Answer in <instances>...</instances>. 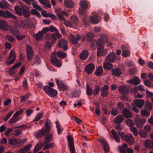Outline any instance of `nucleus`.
Returning a JSON list of instances; mask_svg holds the SVG:
<instances>
[{"mask_svg":"<svg viewBox=\"0 0 153 153\" xmlns=\"http://www.w3.org/2000/svg\"><path fill=\"white\" fill-rule=\"evenodd\" d=\"M50 60L51 62L56 65L58 68H60L62 65L61 61L58 60L55 56H51Z\"/></svg>","mask_w":153,"mask_h":153,"instance_id":"nucleus-11","label":"nucleus"},{"mask_svg":"<svg viewBox=\"0 0 153 153\" xmlns=\"http://www.w3.org/2000/svg\"><path fill=\"white\" fill-rule=\"evenodd\" d=\"M130 52L127 50H123L122 55L124 57H127L130 56Z\"/></svg>","mask_w":153,"mask_h":153,"instance_id":"nucleus-52","label":"nucleus"},{"mask_svg":"<svg viewBox=\"0 0 153 153\" xmlns=\"http://www.w3.org/2000/svg\"><path fill=\"white\" fill-rule=\"evenodd\" d=\"M67 42L64 39H61L58 42V46L61 48H62V46L66 44Z\"/></svg>","mask_w":153,"mask_h":153,"instance_id":"nucleus-49","label":"nucleus"},{"mask_svg":"<svg viewBox=\"0 0 153 153\" xmlns=\"http://www.w3.org/2000/svg\"><path fill=\"white\" fill-rule=\"evenodd\" d=\"M11 102V100L10 98H7L4 101V104L5 106H8Z\"/></svg>","mask_w":153,"mask_h":153,"instance_id":"nucleus-63","label":"nucleus"},{"mask_svg":"<svg viewBox=\"0 0 153 153\" xmlns=\"http://www.w3.org/2000/svg\"><path fill=\"white\" fill-rule=\"evenodd\" d=\"M55 123L56 125V127L57 130L58 134L60 135L61 134L62 132V129L60 126V124L59 122L57 120L56 121Z\"/></svg>","mask_w":153,"mask_h":153,"instance_id":"nucleus-36","label":"nucleus"},{"mask_svg":"<svg viewBox=\"0 0 153 153\" xmlns=\"http://www.w3.org/2000/svg\"><path fill=\"white\" fill-rule=\"evenodd\" d=\"M108 88V86L107 85H105L102 87L101 91V96L104 97L108 96L109 93Z\"/></svg>","mask_w":153,"mask_h":153,"instance_id":"nucleus-17","label":"nucleus"},{"mask_svg":"<svg viewBox=\"0 0 153 153\" xmlns=\"http://www.w3.org/2000/svg\"><path fill=\"white\" fill-rule=\"evenodd\" d=\"M43 129H41L39 131V138L42 137L43 136H45L44 138L45 140L44 141V143L43 145L45 144L49 143L53 139V133L49 132H47L46 130H43Z\"/></svg>","mask_w":153,"mask_h":153,"instance_id":"nucleus-4","label":"nucleus"},{"mask_svg":"<svg viewBox=\"0 0 153 153\" xmlns=\"http://www.w3.org/2000/svg\"><path fill=\"white\" fill-rule=\"evenodd\" d=\"M146 121V120L145 119L141 120L139 118H137L135 119V123L137 127L141 128L143 127L144 123H145Z\"/></svg>","mask_w":153,"mask_h":153,"instance_id":"nucleus-16","label":"nucleus"},{"mask_svg":"<svg viewBox=\"0 0 153 153\" xmlns=\"http://www.w3.org/2000/svg\"><path fill=\"white\" fill-rule=\"evenodd\" d=\"M52 54L54 56L57 55L59 57L62 58H64L67 56L66 53L60 51H58V52H54Z\"/></svg>","mask_w":153,"mask_h":153,"instance_id":"nucleus-27","label":"nucleus"},{"mask_svg":"<svg viewBox=\"0 0 153 153\" xmlns=\"http://www.w3.org/2000/svg\"><path fill=\"white\" fill-rule=\"evenodd\" d=\"M103 73V69L102 66L98 67L94 72V74L97 76H99Z\"/></svg>","mask_w":153,"mask_h":153,"instance_id":"nucleus-38","label":"nucleus"},{"mask_svg":"<svg viewBox=\"0 0 153 153\" xmlns=\"http://www.w3.org/2000/svg\"><path fill=\"white\" fill-rule=\"evenodd\" d=\"M120 92L122 94H127L129 91L128 89L126 86H121L119 88Z\"/></svg>","mask_w":153,"mask_h":153,"instance_id":"nucleus-34","label":"nucleus"},{"mask_svg":"<svg viewBox=\"0 0 153 153\" xmlns=\"http://www.w3.org/2000/svg\"><path fill=\"white\" fill-rule=\"evenodd\" d=\"M141 80L137 76H135L132 79L127 81L128 83L132 84L134 85H139L140 82Z\"/></svg>","mask_w":153,"mask_h":153,"instance_id":"nucleus-15","label":"nucleus"},{"mask_svg":"<svg viewBox=\"0 0 153 153\" xmlns=\"http://www.w3.org/2000/svg\"><path fill=\"white\" fill-rule=\"evenodd\" d=\"M94 35L91 33H88L86 34L85 36V39L87 42L91 41L94 38Z\"/></svg>","mask_w":153,"mask_h":153,"instance_id":"nucleus-39","label":"nucleus"},{"mask_svg":"<svg viewBox=\"0 0 153 153\" xmlns=\"http://www.w3.org/2000/svg\"><path fill=\"white\" fill-rule=\"evenodd\" d=\"M19 118H16L13 117L9 121V123L11 124H13L16 122L18 120Z\"/></svg>","mask_w":153,"mask_h":153,"instance_id":"nucleus-58","label":"nucleus"},{"mask_svg":"<svg viewBox=\"0 0 153 153\" xmlns=\"http://www.w3.org/2000/svg\"><path fill=\"white\" fill-rule=\"evenodd\" d=\"M8 3L4 0L0 1V8L2 9H7L9 7Z\"/></svg>","mask_w":153,"mask_h":153,"instance_id":"nucleus-37","label":"nucleus"},{"mask_svg":"<svg viewBox=\"0 0 153 153\" xmlns=\"http://www.w3.org/2000/svg\"><path fill=\"white\" fill-rule=\"evenodd\" d=\"M134 91H140L143 93L145 91V90L144 86L140 85L134 87Z\"/></svg>","mask_w":153,"mask_h":153,"instance_id":"nucleus-43","label":"nucleus"},{"mask_svg":"<svg viewBox=\"0 0 153 153\" xmlns=\"http://www.w3.org/2000/svg\"><path fill=\"white\" fill-rule=\"evenodd\" d=\"M115 54L114 53L112 52L108 54L105 58V60L111 63H113L115 60Z\"/></svg>","mask_w":153,"mask_h":153,"instance_id":"nucleus-18","label":"nucleus"},{"mask_svg":"<svg viewBox=\"0 0 153 153\" xmlns=\"http://www.w3.org/2000/svg\"><path fill=\"white\" fill-rule=\"evenodd\" d=\"M144 85L149 88H153V84L149 80L146 79L144 81Z\"/></svg>","mask_w":153,"mask_h":153,"instance_id":"nucleus-45","label":"nucleus"},{"mask_svg":"<svg viewBox=\"0 0 153 153\" xmlns=\"http://www.w3.org/2000/svg\"><path fill=\"white\" fill-rule=\"evenodd\" d=\"M103 67L104 69L110 70L112 68L113 66L111 63L107 62L103 63Z\"/></svg>","mask_w":153,"mask_h":153,"instance_id":"nucleus-40","label":"nucleus"},{"mask_svg":"<svg viewBox=\"0 0 153 153\" xmlns=\"http://www.w3.org/2000/svg\"><path fill=\"white\" fill-rule=\"evenodd\" d=\"M152 104L149 101H147L146 102V104L145 105V108L148 110H150L152 109Z\"/></svg>","mask_w":153,"mask_h":153,"instance_id":"nucleus-53","label":"nucleus"},{"mask_svg":"<svg viewBox=\"0 0 153 153\" xmlns=\"http://www.w3.org/2000/svg\"><path fill=\"white\" fill-rule=\"evenodd\" d=\"M122 113L125 117L127 118H131L133 116L131 112L126 108H123Z\"/></svg>","mask_w":153,"mask_h":153,"instance_id":"nucleus-10","label":"nucleus"},{"mask_svg":"<svg viewBox=\"0 0 153 153\" xmlns=\"http://www.w3.org/2000/svg\"><path fill=\"white\" fill-rule=\"evenodd\" d=\"M68 140L71 153H75L73 138L71 137H68Z\"/></svg>","mask_w":153,"mask_h":153,"instance_id":"nucleus-9","label":"nucleus"},{"mask_svg":"<svg viewBox=\"0 0 153 153\" xmlns=\"http://www.w3.org/2000/svg\"><path fill=\"white\" fill-rule=\"evenodd\" d=\"M14 10L19 16H21L23 14V16L26 18H28L30 16L29 8L26 6H19L16 5L14 7Z\"/></svg>","mask_w":153,"mask_h":153,"instance_id":"nucleus-2","label":"nucleus"},{"mask_svg":"<svg viewBox=\"0 0 153 153\" xmlns=\"http://www.w3.org/2000/svg\"><path fill=\"white\" fill-rule=\"evenodd\" d=\"M111 71L112 72V75L116 76H119L121 74V70L119 68H117L116 69H112Z\"/></svg>","mask_w":153,"mask_h":153,"instance_id":"nucleus-29","label":"nucleus"},{"mask_svg":"<svg viewBox=\"0 0 153 153\" xmlns=\"http://www.w3.org/2000/svg\"><path fill=\"white\" fill-rule=\"evenodd\" d=\"M73 97H78L80 94L81 92L79 91H74L71 92Z\"/></svg>","mask_w":153,"mask_h":153,"instance_id":"nucleus-51","label":"nucleus"},{"mask_svg":"<svg viewBox=\"0 0 153 153\" xmlns=\"http://www.w3.org/2000/svg\"><path fill=\"white\" fill-rule=\"evenodd\" d=\"M88 53L87 51L83 50L79 55V58L82 60H85L88 57Z\"/></svg>","mask_w":153,"mask_h":153,"instance_id":"nucleus-32","label":"nucleus"},{"mask_svg":"<svg viewBox=\"0 0 153 153\" xmlns=\"http://www.w3.org/2000/svg\"><path fill=\"white\" fill-rule=\"evenodd\" d=\"M33 23L31 20L27 19L25 20L22 23V25L26 28H31L33 26Z\"/></svg>","mask_w":153,"mask_h":153,"instance_id":"nucleus-20","label":"nucleus"},{"mask_svg":"<svg viewBox=\"0 0 153 153\" xmlns=\"http://www.w3.org/2000/svg\"><path fill=\"white\" fill-rule=\"evenodd\" d=\"M100 16L98 14L93 15L89 18L87 15L84 16L82 18V21L85 26V27L88 25L91 22L93 24H96L99 22V18Z\"/></svg>","mask_w":153,"mask_h":153,"instance_id":"nucleus-3","label":"nucleus"},{"mask_svg":"<svg viewBox=\"0 0 153 153\" xmlns=\"http://www.w3.org/2000/svg\"><path fill=\"white\" fill-rule=\"evenodd\" d=\"M141 113L142 115L147 116V117L150 114V112L146 110H143Z\"/></svg>","mask_w":153,"mask_h":153,"instance_id":"nucleus-59","label":"nucleus"},{"mask_svg":"<svg viewBox=\"0 0 153 153\" xmlns=\"http://www.w3.org/2000/svg\"><path fill=\"white\" fill-rule=\"evenodd\" d=\"M44 124V126L41 129H43V130H46L47 132L50 131L51 128V121L49 119H47L46 122Z\"/></svg>","mask_w":153,"mask_h":153,"instance_id":"nucleus-23","label":"nucleus"},{"mask_svg":"<svg viewBox=\"0 0 153 153\" xmlns=\"http://www.w3.org/2000/svg\"><path fill=\"white\" fill-rule=\"evenodd\" d=\"M123 140L130 145H133L134 142V137L131 134L126 135L124 137Z\"/></svg>","mask_w":153,"mask_h":153,"instance_id":"nucleus-12","label":"nucleus"},{"mask_svg":"<svg viewBox=\"0 0 153 153\" xmlns=\"http://www.w3.org/2000/svg\"><path fill=\"white\" fill-rule=\"evenodd\" d=\"M111 133L113 136V137L115 141L117 143L120 142V138L117 132L114 129H112L111 131Z\"/></svg>","mask_w":153,"mask_h":153,"instance_id":"nucleus-35","label":"nucleus"},{"mask_svg":"<svg viewBox=\"0 0 153 153\" xmlns=\"http://www.w3.org/2000/svg\"><path fill=\"white\" fill-rule=\"evenodd\" d=\"M31 145L29 144L22 149H19L18 151V153H25L29 150L31 147Z\"/></svg>","mask_w":153,"mask_h":153,"instance_id":"nucleus-31","label":"nucleus"},{"mask_svg":"<svg viewBox=\"0 0 153 153\" xmlns=\"http://www.w3.org/2000/svg\"><path fill=\"white\" fill-rule=\"evenodd\" d=\"M56 12V14L59 18L63 21H65L66 19L62 16V15H65L66 16H68V13L65 11L63 10L62 11L59 10H57Z\"/></svg>","mask_w":153,"mask_h":153,"instance_id":"nucleus-13","label":"nucleus"},{"mask_svg":"<svg viewBox=\"0 0 153 153\" xmlns=\"http://www.w3.org/2000/svg\"><path fill=\"white\" fill-rule=\"evenodd\" d=\"M80 7L79 9V14L81 15H85L86 12V10L88 8V3L85 0H82L80 1Z\"/></svg>","mask_w":153,"mask_h":153,"instance_id":"nucleus-5","label":"nucleus"},{"mask_svg":"<svg viewBox=\"0 0 153 153\" xmlns=\"http://www.w3.org/2000/svg\"><path fill=\"white\" fill-rule=\"evenodd\" d=\"M0 16L4 17L5 18H10L13 19H16V17L11 12L5 10L3 11L0 10Z\"/></svg>","mask_w":153,"mask_h":153,"instance_id":"nucleus-8","label":"nucleus"},{"mask_svg":"<svg viewBox=\"0 0 153 153\" xmlns=\"http://www.w3.org/2000/svg\"><path fill=\"white\" fill-rule=\"evenodd\" d=\"M7 26L8 24L5 21L0 20V28L1 29L5 31L7 30Z\"/></svg>","mask_w":153,"mask_h":153,"instance_id":"nucleus-25","label":"nucleus"},{"mask_svg":"<svg viewBox=\"0 0 153 153\" xmlns=\"http://www.w3.org/2000/svg\"><path fill=\"white\" fill-rule=\"evenodd\" d=\"M72 23L75 26L77 25L79 22V19L78 17L74 16L71 18Z\"/></svg>","mask_w":153,"mask_h":153,"instance_id":"nucleus-42","label":"nucleus"},{"mask_svg":"<svg viewBox=\"0 0 153 153\" xmlns=\"http://www.w3.org/2000/svg\"><path fill=\"white\" fill-rule=\"evenodd\" d=\"M30 94H27L26 95L22 96L20 100L21 102H23L29 98L30 97Z\"/></svg>","mask_w":153,"mask_h":153,"instance_id":"nucleus-57","label":"nucleus"},{"mask_svg":"<svg viewBox=\"0 0 153 153\" xmlns=\"http://www.w3.org/2000/svg\"><path fill=\"white\" fill-rule=\"evenodd\" d=\"M44 91L51 97H53L57 94V91L48 85L45 86L43 88Z\"/></svg>","mask_w":153,"mask_h":153,"instance_id":"nucleus-6","label":"nucleus"},{"mask_svg":"<svg viewBox=\"0 0 153 153\" xmlns=\"http://www.w3.org/2000/svg\"><path fill=\"white\" fill-rule=\"evenodd\" d=\"M69 39L71 42L74 44H76L78 42L76 39L75 37L71 34L69 35Z\"/></svg>","mask_w":153,"mask_h":153,"instance_id":"nucleus-47","label":"nucleus"},{"mask_svg":"<svg viewBox=\"0 0 153 153\" xmlns=\"http://www.w3.org/2000/svg\"><path fill=\"white\" fill-rule=\"evenodd\" d=\"M48 31H49V29L48 27H44L42 30L39 31V40H41L43 38L44 33H45Z\"/></svg>","mask_w":153,"mask_h":153,"instance_id":"nucleus-26","label":"nucleus"},{"mask_svg":"<svg viewBox=\"0 0 153 153\" xmlns=\"http://www.w3.org/2000/svg\"><path fill=\"white\" fill-rule=\"evenodd\" d=\"M54 143H49L45 145V147L47 148V149H53V147Z\"/></svg>","mask_w":153,"mask_h":153,"instance_id":"nucleus-62","label":"nucleus"},{"mask_svg":"<svg viewBox=\"0 0 153 153\" xmlns=\"http://www.w3.org/2000/svg\"><path fill=\"white\" fill-rule=\"evenodd\" d=\"M95 66L93 63L88 64L85 68L86 72L88 74H91L95 69Z\"/></svg>","mask_w":153,"mask_h":153,"instance_id":"nucleus-14","label":"nucleus"},{"mask_svg":"<svg viewBox=\"0 0 153 153\" xmlns=\"http://www.w3.org/2000/svg\"><path fill=\"white\" fill-rule=\"evenodd\" d=\"M64 3L65 6L67 7H72L73 6L71 0H65Z\"/></svg>","mask_w":153,"mask_h":153,"instance_id":"nucleus-46","label":"nucleus"},{"mask_svg":"<svg viewBox=\"0 0 153 153\" xmlns=\"http://www.w3.org/2000/svg\"><path fill=\"white\" fill-rule=\"evenodd\" d=\"M100 89V85H97L95 86L94 89V92L93 93V95L95 96L96 95H98Z\"/></svg>","mask_w":153,"mask_h":153,"instance_id":"nucleus-48","label":"nucleus"},{"mask_svg":"<svg viewBox=\"0 0 153 153\" xmlns=\"http://www.w3.org/2000/svg\"><path fill=\"white\" fill-rule=\"evenodd\" d=\"M139 134L142 138H146L147 137V133L143 130H141L140 131Z\"/></svg>","mask_w":153,"mask_h":153,"instance_id":"nucleus-50","label":"nucleus"},{"mask_svg":"<svg viewBox=\"0 0 153 153\" xmlns=\"http://www.w3.org/2000/svg\"><path fill=\"white\" fill-rule=\"evenodd\" d=\"M133 102L138 108H141L143 106L144 100H143L136 99L134 100Z\"/></svg>","mask_w":153,"mask_h":153,"instance_id":"nucleus-19","label":"nucleus"},{"mask_svg":"<svg viewBox=\"0 0 153 153\" xmlns=\"http://www.w3.org/2000/svg\"><path fill=\"white\" fill-rule=\"evenodd\" d=\"M51 38L52 40L51 41V42L52 45H53L56 42V41L57 39V38L55 34H52L51 35Z\"/></svg>","mask_w":153,"mask_h":153,"instance_id":"nucleus-60","label":"nucleus"},{"mask_svg":"<svg viewBox=\"0 0 153 153\" xmlns=\"http://www.w3.org/2000/svg\"><path fill=\"white\" fill-rule=\"evenodd\" d=\"M8 142L10 144L15 145L18 143L17 140L14 138H11L8 141Z\"/></svg>","mask_w":153,"mask_h":153,"instance_id":"nucleus-54","label":"nucleus"},{"mask_svg":"<svg viewBox=\"0 0 153 153\" xmlns=\"http://www.w3.org/2000/svg\"><path fill=\"white\" fill-rule=\"evenodd\" d=\"M130 130L131 132H132L135 136H136L138 135V131L136 127H132L130 128Z\"/></svg>","mask_w":153,"mask_h":153,"instance_id":"nucleus-55","label":"nucleus"},{"mask_svg":"<svg viewBox=\"0 0 153 153\" xmlns=\"http://www.w3.org/2000/svg\"><path fill=\"white\" fill-rule=\"evenodd\" d=\"M21 65L22 62L20 61H19L18 62L13 65L12 68H10L9 71L10 75H12L14 74L16 72L14 69L17 68L19 67Z\"/></svg>","mask_w":153,"mask_h":153,"instance_id":"nucleus-22","label":"nucleus"},{"mask_svg":"<svg viewBox=\"0 0 153 153\" xmlns=\"http://www.w3.org/2000/svg\"><path fill=\"white\" fill-rule=\"evenodd\" d=\"M27 54L28 60L31 59L33 56L32 49L31 47L27 45L26 47Z\"/></svg>","mask_w":153,"mask_h":153,"instance_id":"nucleus-21","label":"nucleus"},{"mask_svg":"<svg viewBox=\"0 0 153 153\" xmlns=\"http://www.w3.org/2000/svg\"><path fill=\"white\" fill-rule=\"evenodd\" d=\"M39 2L44 5L43 7L46 8V7L50 8L51 5L50 3L49 0H39Z\"/></svg>","mask_w":153,"mask_h":153,"instance_id":"nucleus-28","label":"nucleus"},{"mask_svg":"<svg viewBox=\"0 0 153 153\" xmlns=\"http://www.w3.org/2000/svg\"><path fill=\"white\" fill-rule=\"evenodd\" d=\"M99 36L101 38L98 39V41L94 39L92 42L94 45L95 44H96L97 50V56H105L107 53V50L104 49V42H107L108 39L107 36L104 34H99Z\"/></svg>","mask_w":153,"mask_h":153,"instance_id":"nucleus-1","label":"nucleus"},{"mask_svg":"<svg viewBox=\"0 0 153 153\" xmlns=\"http://www.w3.org/2000/svg\"><path fill=\"white\" fill-rule=\"evenodd\" d=\"M55 81L58 86V88L60 91H64L67 90L68 88L67 85L64 82H62V80L56 78Z\"/></svg>","mask_w":153,"mask_h":153,"instance_id":"nucleus-7","label":"nucleus"},{"mask_svg":"<svg viewBox=\"0 0 153 153\" xmlns=\"http://www.w3.org/2000/svg\"><path fill=\"white\" fill-rule=\"evenodd\" d=\"M126 123L129 126H132L134 124L133 121L130 119H128L125 121Z\"/></svg>","mask_w":153,"mask_h":153,"instance_id":"nucleus-56","label":"nucleus"},{"mask_svg":"<svg viewBox=\"0 0 153 153\" xmlns=\"http://www.w3.org/2000/svg\"><path fill=\"white\" fill-rule=\"evenodd\" d=\"M111 114L114 116L117 115L118 113V111L117 108H114L113 109L111 112Z\"/></svg>","mask_w":153,"mask_h":153,"instance_id":"nucleus-64","label":"nucleus"},{"mask_svg":"<svg viewBox=\"0 0 153 153\" xmlns=\"http://www.w3.org/2000/svg\"><path fill=\"white\" fill-rule=\"evenodd\" d=\"M124 120V118L122 115H119L115 117L114 119V122L117 124H119L123 122Z\"/></svg>","mask_w":153,"mask_h":153,"instance_id":"nucleus-30","label":"nucleus"},{"mask_svg":"<svg viewBox=\"0 0 153 153\" xmlns=\"http://www.w3.org/2000/svg\"><path fill=\"white\" fill-rule=\"evenodd\" d=\"M144 144L147 148L153 149V141H152L150 140H146Z\"/></svg>","mask_w":153,"mask_h":153,"instance_id":"nucleus-33","label":"nucleus"},{"mask_svg":"<svg viewBox=\"0 0 153 153\" xmlns=\"http://www.w3.org/2000/svg\"><path fill=\"white\" fill-rule=\"evenodd\" d=\"M128 147V145L126 143H124L123 145L122 148L121 146H119L118 149L120 152V153H127L126 151L124 150V149Z\"/></svg>","mask_w":153,"mask_h":153,"instance_id":"nucleus-44","label":"nucleus"},{"mask_svg":"<svg viewBox=\"0 0 153 153\" xmlns=\"http://www.w3.org/2000/svg\"><path fill=\"white\" fill-rule=\"evenodd\" d=\"M86 93L87 95L89 96H91L93 93L92 88L89 85H87L86 87Z\"/></svg>","mask_w":153,"mask_h":153,"instance_id":"nucleus-41","label":"nucleus"},{"mask_svg":"<svg viewBox=\"0 0 153 153\" xmlns=\"http://www.w3.org/2000/svg\"><path fill=\"white\" fill-rule=\"evenodd\" d=\"M102 146L105 152L108 153L109 151V146L106 142L104 140L101 139L100 140Z\"/></svg>","mask_w":153,"mask_h":153,"instance_id":"nucleus-24","label":"nucleus"},{"mask_svg":"<svg viewBox=\"0 0 153 153\" xmlns=\"http://www.w3.org/2000/svg\"><path fill=\"white\" fill-rule=\"evenodd\" d=\"M117 106L118 109H121L124 108V105L122 102H119L117 104Z\"/></svg>","mask_w":153,"mask_h":153,"instance_id":"nucleus-61","label":"nucleus"}]
</instances>
